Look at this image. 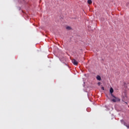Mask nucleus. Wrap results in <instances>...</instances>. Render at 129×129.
I'll use <instances>...</instances> for the list:
<instances>
[{
    "mask_svg": "<svg viewBox=\"0 0 129 129\" xmlns=\"http://www.w3.org/2000/svg\"><path fill=\"white\" fill-rule=\"evenodd\" d=\"M111 96L114 98V99H112V101H113V102H116V101H119V99L118 98L115 97V96L113 95V94H111Z\"/></svg>",
    "mask_w": 129,
    "mask_h": 129,
    "instance_id": "f257e3e1",
    "label": "nucleus"
},
{
    "mask_svg": "<svg viewBox=\"0 0 129 129\" xmlns=\"http://www.w3.org/2000/svg\"><path fill=\"white\" fill-rule=\"evenodd\" d=\"M72 62L73 64H74V65H75L76 66L78 65V62H77V61H76L75 59H72Z\"/></svg>",
    "mask_w": 129,
    "mask_h": 129,
    "instance_id": "f03ea898",
    "label": "nucleus"
},
{
    "mask_svg": "<svg viewBox=\"0 0 129 129\" xmlns=\"http://www.w3.org/2000/svg\"><path fill=\"white\" fill-rule=\"evenodd\" d=\"M97 80H98L99 81H100L101 80V77H100V76L98 75L96 77Z\"/></svg>",
    "mask_w": 129,
    "mask_h": 129,
    "instance_id": "7ed1b4c3",
    "label": "nucleus"
},
{
    "mask_svg": "<svg viewBox=\"0 0 129 129\" xmlns=\"http://www.w3.org/2000/svg\"><path fill=\"white\" fill-rule=\"evenodd\" d=\"M110 93L112 94L113 93V89L112 88H110Z\"/></svg>",
    "mask_w": 129,
    "mask_h": 129,
    "instance_id": "20e7f679",
    "label": "nucleus"
},
{
    "mask_svg": "<svg viewBox=\"0 0 129 129\" xmlns=\"http://www.w3.org/2000/svg\"><path fill=\"white\" fill-rule=\"evenodd\" d=\"M87 3H88V4H89V5H91V4H92V1L88 0Z\"/></svg>",
    "mask_w": 129,
    "mask_h": 129,
    "instance_id": "39448f33",
    "label": "nucleus"
},
{
    "mask_svg": "<svg viewBox=\"0 0 129 129\" xmlns=\"http://www.w3.org/2000/svg\"><path fill=\"white\" fill-rule=\"evenodd\" d=\"M66 29H67V30H70L71 28H70V27L68 26V27H66Z\"/></svg>",
    "mask_w": 129,
    "mask_h": 129,
    "instance_id": "423d86ee",
    "label": "nucleus"
},
{
    "mask_svg": "<svg viewBox=\"0 0 129 129\" xmlns=\"http://www.w3.org/2000/svg\"><path fill=\"white\" fill-rule=\"evenodd\" d=\"M101 89H102V90H104V87H101Z\"/></svg>",
    "mask_w": 129,
    "mask_h": 129,
    "instance_id": "0eeeda50",
    "label": "nucleus"
},
{
    "mask_svg": "<svg viewBox=\"0 0 129 129\" xmlns=\"http://www.w3.org/2000/svg\"><path fill=\"white\" fill-rule=\"evenodd\" d=\"M98 84H99V85H100V83L99 82V83H98Z\"/></svg>",
    "mask_w": 129,
    "mask_h": 129,
    "instance_id": "6e6552de",
    "label": "nucleus"
},
{
    "mask_svg": "<svg viewBox=\"0 0 129 129\" xmlns=\"http://www.w3.org/2000/svg\"><path fill=\"white\" fill-rule=\"evenodd\" d=\"M127 126V128H128V126Z\"/></svg>",
    "mask_w": 129,
    "mask_h": 129,
    "instance_id": "1a4fd4ad",
    "label": "nucleus"
}]
</instances>
